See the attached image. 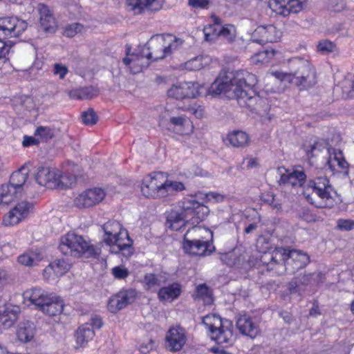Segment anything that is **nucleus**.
<instances>
[{
	"mask_svg": "<svg viewBox=\"0 0 354 354\" xmlns=\"http://www.w3.org/2000/svg\"><path fill=\"white\" fill-rule=\"evenodd\" d=\"M257 83L256 75L246 71H222L209 86L208 93L217 95L232 91L240 106L252 108L257 100L253 90Z\"/></svg>",
	"mask_w": 354,
	"mask_h": 354,
	"instance_id": "1",
	"label": "nucleus"
},
{
	"mask_svg": "<svg viewBox=\"0 0 354 354\" xmlns=\"http://www.w3.org/2000/svg\"><path fill=\"white\" fill-rule=\"evenodd\" d=\"M289 68V73L275 71L272 74L280 81L294 85L299 91L308 90L317 84L316 71L307 59L292 58L290 60Z\"/></svg>",
	"mask_w": 354,
	"mask_h": 354,
	"instance_id": "2",
	"label": "nucleus"
},
{
	"mask_svg": "<svg viewBox=\"0 0 354 354\" xmlns=\"http://www.w3.org/2000/svg\"><path fill=\"white\" fill-rule=\"evenodd\" d=\"M165 43V35H153L143 47L142 51L138 53L129 55L130 48H127V57L123 59V63L126 66L133 65L132 68L138 66L134 70V73H138L143 66L142 59L147 58L148 60L156 61L166 57L164 52Z\"/></svg>",
	"mask_w": 354,
	"mask_h": 354,
	"instance_id": "3",
	"label": "nucleus"
},
{
	"mask_svg": "<svg viewBox=\"0 0 354 354\" xmlns=\"http://www.w3.org/2000/svg\"><path fill=\"white\" fill-rule=\"evenodd\" d=\"M333 193L336 194L326 176L310 180L304 195L308 202L316 207L331 208L334 206Z\"/></svg>",
	"mask_w": 354,
	"mask_h": 354,
	"instance_id": "4",
	"label": "nucleus"
},
{
	"mask_svg": "<svg viewBox=\"0 0 354 354\" xmlns=\"http://www.w3.org/2000/svg\"><path fill=\"white\" fill-rule=\"evenodd\" d=\"M180 213L171 212L167 217V224L173 230H180L185 224V220L196 218L203 221L209 212V208L194 199H185L181 202Z\"/></svg>",
	"mask_w": 354,
	"mask_h": 354,
	"instance_id": "5",
	"label": "nucleus"
},
{
	"mask_svg": "<svg viewBox=\"0 0 354 354\" xmlns=\"http://www.w3.org/2000/svg\"><path fill=\"white\" fill-rule=\"evenodd\" d=\"M104 231L103 241L107 245L111 246L113 252H123L124 255L131 254V247L133 241L130 239L127 230H122L121 225L116 221H109L102 227Z\"/></svg>",
	"mask_w": 354,
	"mask_h": 354,
	"instance_id": "6",
	"label": "nucleus"
},
{
	"mask_svg": "<svg viewBox=\"0 0 354 354\" xmlns=\"http://www.w3.org/2000/svg\"><path fill=\"white\" fill-rule=\"evenodd\" d=\"M59 250L64 255L76 258L96 257L98 252L93 245L87 243L82 236L68 232L62 237Z\"/></svg>",
	"mask_w": 354,
	"mask_h": 354,
	"instance_id": "7",
	"label": "nucleus"
},
{
	"mask_svg": "<svg viewBox=\"0 0 354 354\" xmlns=\"http://www.w3.org/2000/svg\"><path fill=\"white\" fill-rule=\"evenodd\" d=\"M24 296L39 310L49 316H56L64 309V301L59 297L48 295L41 288H35L27 290Z\"/></svg>",
	"mask_w": 354,
	"mask_h": 354,
	"instance_id": "8",
	"label": "nucleus"
},
{
	"mask_svg": "<svg viewBox=\"0 0 354 354\" xmlns=\"http://www.w3.org/2000/svg\"><path fill=\"white\" fill-rule=\"evenodd\" d=\"M203 323L209 330L211 338L218 344H232L234 338L231 321L223 319L216 315H207L203 318Z\"/></svg>",
	"mask_w": 354,
	"mask_h": 354,
	"instance_id": "9",
	"label": "nucleus"
},
{
	"mask_svg": "<svg viewBox=\"0 0 354 354\" xmlns=\"http://www.w3.org/2000/svg\"><path fill=\"white\" fill-rule=\"evenodd\" d=\"M203 232L212 237V232L211 231L199 227H193L187 232L183 239V249L186 253L191 255L203 257L210 255L215 250L212 243L208 240H204L203 237L201 239H190L194 236L201 235Z\"/></svg>",
	"mask_w": 354,
	"mask_h": 354,
	"instance_id": "10",
	"label": "nucleus"
},
{
	"mask_svg": "<svg viewBox=\"0 0 354 354\" xmlns=\"http://www.w3.org/2000/svg\"><path fill=\"white\" fill-rule=\"evenodd\" d=\"M21 170L13 172L9 183L0 186V205H8L21 196V188L27 179Z\"/></svg>",
	"mask_w": 354,
	"mask_h": 354,
	"instance_id": "11",
	"label": "nucleus"
},
{
	"mask_svg": "<svg viewBox=\"0 0 354 354\" xmlns=\"http://www.w3.org/2000/svg\"><path fill=\"white\" fill-rule=\"evenodd\" d=\"M283 260L281 261L284 273L295 274L305 268L310 262L307 253L299 250L282 248Z\"/></svg>",
	"mask_w": 354,
	"mask_h": 354,
	"instance_id": "12",
	"label": "nucleus"
},
{
	"mask_svg": "<svg viewBox=\"0 0 354 354\" xmlns=\"http://www.w3.org/2000/svg\"><path fill=\"white\" fill-rule=\"evenodd\" d=\"M164 178L165 175L162 172L154 173L146 177L141 185L142 195L146 198H162Z\"/></svg>",
	"mask_w": 354,
	"mask_h": 354,
	"instance_id": "13",
	"label": "nucleus"
},
{
	"mask_svg": "<svg viewBox=\"0 0 354 354\" xmlns=\"http://www.w3.org/2000/svg\"><path fill=\"white\" fill-rule=\"evenodd\" d=\"M203 33L205 40L209 42H214L221 37L227 43L232 44L236 37V28L232 24H225L222 27L205 26L203 28Z\"/></svg>",
	"mask_w": 354,
	"mask_h": 354,
	"instance_id": "14",
	"label": "nucleus"
},
{
	"mask_svg": "<svg viewBox=\"0 0 354 354\" xmlns=\"http://www.w3.org/2000/svg\"><path fill=\"white\" fill-rule=\"evenodd\" d=\"M186 341L185 330L183 327H171L165 336V348L171 352H176L183 348Z\"/></svg>",
	"mask_w": 354,
	"mask_h": 354,
	"instance_id": "15",
	"label": "nucleus"
},
{
	"mask_svg": "<svg viewBox=\"0 0 354 354\" xmlns=\"http://www.w3.org/2000/svg\"><path fill=\"white\" fill-rule=\"evenodd\" d=\"M104 196L105 192L102 189L95 187L83 192L75 198L74 203L79 208H87L100 203Z\"/></svg>",
	"mask_w": 354,
	"mask_h": 354,
	"instance_id": "16",
	"label": "nucleus"
},
{
	"mask_svg": "<svg viewBox=\"0 0 354 354\" xmlns=\"http://www.w3.org/2000/svg\"><path fill=\"white\" fill-rule=\"evenodd\" d=\"M282 248H277L272 252H264L260 257V263L266 267L268 271H274L277 274H284L282 266Z\"/></svg>",
	"mask_w": 354,
	"mask_h": 354,
	"instance_id": "17",
	"label": "nucleus"
},
{
	"mask_svg": "<svg viewBox=\"0 0 354 354\" xmlns=\"http://www.w3.org/2000/svg\"><path fill=\"white\" fill-rule=\"evenodd\" d=\"M27 26L25 21L16 17L0 19V31L7 37H19L27 28Z\"/></svg>",
	"mask_w": 354,
	"mask_h": 354,
	"instance_id": "18",
	"label": "nucleus"
},
{
	"mask_svg": "<svg viewBox=\"0 0 354 354\" xmlns=\"http://www.w3.org/2000/svg\"><path fill=\"white\" fill-rule=\"evenodd\" d=\"M270 6L277 14L288 16L302 10L304 3L301 0H270Z\"/></svg>",
	"mask_w": 354,
	"mask_h": 354,
	"instance_id": "19",
	"label": "nucleus"
},
{
	"mask_svg": "<svg viewBox=\"0 0 354 354\" xmlns=\"http://www.w3.org/2000/svg\"><path fill=\"white\" fill-rule=\"evenodd\" d=\"M136 297V291L133 289L120 291L109 299L108 309L111 313H115L131 304Z\"/></svg>",
	"mask_w": 354,
	"mask_h": 354,
	"instance_id": "20",
	"label": "nucleus"
},
{
	"mask_svg": "<svg viewBox=\"0 0 354 354\" xmlns=\"http://www.w3.org/2000/svg\"><path fill=\"white\" fill-rule=\"evenodd\" d=\"M33 205L26 201L18 203L12 209L8 215L4 216L3 223L5 225H14L28 216Z\"/></svg>",
	"mask_w": 354,
	"mask_h": 354,
	"instance_id": "21",
	"label": "nucleus"
},
{
	"mask_svg": "<svg viewBox=\"0 0 354 354\" xmlns=\"http://www.w3.org/2000/svg\"><path fill=\"white\" fill-rule=\"evenodd\" d=\"M197 94L198 91L196 84L192 82H180L174 84L167 91L168 96L176 100L195 98Z\"/></svg>",
	"mask_w": 354,
	"mask_h": 354,
	"instance_id": "22",
	"label": "nucleus"
},
{
	"mask_svg": "<svg viewBox=\"0 0 354 354\" xmlns=\"http://www.w3.org/2000/svg\"><path fill=\"white\" fill-rule=\"evenodd\" d=\"M37 11L39 14L41 29L46 32H55L57 29V22L50 8L44 3H39Z\"/></svg>",
	"mask_w": 354,
	"mask_h": 354,
	"instance_id": "23",
	"label": "nucleus"
},
{
	"mask_svg": "<svg viewBox=\"0 0 354 354\" xmlns=\"http://www.w3.org/2000/svg\"><path fill=\"white\" fill-rule=\"evenodd\" d=\"M337 97L342 99L354 97V74L348 73L343 80L334 87Z\"/></svg>",
	"mask_w": 354,
	"mask_h": 354,
	"instance_id": "24",
	"label": "nucleus"
},
{
	"mask_svg": "<svg viewBox=\"0 0 354 354\" xmlns=\"http://www.w3.org/2000/svg\"><path fill=\"white\" fill-rule=\"evenodd\" d=\"M236 326L241 334L251 338L256 337L259 332L257 324L252 321L250 316L246 315L238 317Z\"/></svg>",
	"mask_w": 354,
	"mask_h": 354,
	"instance_id": "25",
	"label": "nucleus"
},
{
	"mask_svg": "<svg viewBox=\"0 0 354 354\" xmlns=\"http://www.w3.org/2000/svg\"><path fill=\"white\" fill-rule=\"evenodd\" d=\"M57 173V169L42 167L38 169L35 175V180L41 186L52 187L56 186Z\"/></svg>",
	"mask_w": 354,
	"mask_h": 354,
	"instance_id": "26",
	"label": "nucleus"
},
{
	"mask_svg": "<svg viewBox=\"0 0 354 354\" xmlns=\"http://www.w3.org/2000/svg\"><path fill=\"white\" fill-rule=\"evenodd\" d=\"M168 281L169 274L165 272L147 273L145 275L143 283L146 290L156 291L158 287L167 283Z\"/></svg>",
	"mask_w": 354,
	"mask_h": 354,
	"instance_id": "27",
	"label": "nucleus"
},
{
	"mask_svg": "<svg viewBox=\"0 0 354 354\" xmlns=\"http://www.w3.org/2000/svg\"><path fill=\"white\" fill-rule=\"evenodd\" d=\"M128 6L136 13L145 10L158 11L162 7V0H129Z\"/></svg>",
	"mask_w": 354,
	"mask_h": 354,
	"instance_id": "28",
	"label": "nucleus"
},
{
	"mask_svg": "<svg viewBox=\"0 0 354 354\" xmlns=\"http://www.w3.org/2000/svg\"><path fill=\"white\" fill-rule=\"evenodd\" d=\"M306 178V175L302 170H294L291 172L286 170L285 174L281 175L279 183L280 184H288L292 186H301L305 182Z\"/></svg>",
	"mask_w": 354,
	"mask_h": 354,
	"instance_id": "29",
	"label": "nucleus"
},
{
	"mask_svg": "<svg viewBox=\"0 0 354 354\" xmlns=\"http://www.w3.org/2000/svg\"><path fill=\"white\" fill-rule=\"evenodd\" d=\"M274 31L275 27L273 26L258 27L252 34V41L260 44L272 42L274 38L272 33Z\"/></svg>",
	"mask_w": 354,
	"mask_h": 354,
	"instance_id": "30",
	"label": "nucleus"
},
{
	"mask_svg": "<svg viewBox=\"0 0 354 354\" xmlns=\"http://www.w3.org/2000/svg\"><path fill=\"white\" fill-rule=\"evenodd\" d=\"M181 286L178 283H173L168 286H164L159 289L158 297L160 301L176 299L181 294Z\"/></svg>",
	"mask_w": 354,
	"mask_h": 354,
	"instance_id": "31",
	"label": "nucleus"
},
{
	"mask_svg": "<svg viewBox=\"0 0 354 354\" xmlns=\"http://www.w3.org/2000/svg\"><path fill=\"white\" fill-rule=\"evenodd\" d=\"M18 339L24 343L29 342L35 336V326L33 323L27 321L21 323L17 331Z\"/></svg>",
	"mask_w": 354,
	"mask_h": 354,
	"instance_id": "32",
	"label": "nucleus"
},
{
	"mask_svg": "<svg viewBox=\"0 0 354 354\" xmlns=\"http://www.w3.org/2000/svg\"><path fill=\"white\" fill-rule=\"evenodd\" d=\"M95 336V332L91 324L85 323L80 326L76 332V340L77 344L84 346L87 342Z\"/></svg>",
	"mask_w": 354,
	"mask_h": 354,
	"instance_id": "33",
	"label": "nucleus"
},
{
	"mask_svg": "<svg viewBox=\"0 0 354 354\" xmlns=\"http://www.w3.org/2000/svg\"><path fill=\"white\" fill-rule=\"evenodd\" d=\"M330 149L331 148L326 140H319L315 141L314 143L310 146V149L306 148L305 150L308 158H313L318 156L319 153L328 155L330 153Z\"/></svg>",
	"mask_w": 354,
	"mask_h": 354,
	"instance_id": "34",
	"label": "nucleus"
},
{
	"mask_svg": "<svg viewBox=\"0 0 354 354\" xmlns=\"http://www.w3.org/2000/svg\"><path fill=\"white\" fill-rule=\"evenodd\" d=\"M227 140L234 147H243L249 142L248 135L242 131H234L229 133Z\"/></svg>",
	"mask_w": 354,
	"mask_h": 354,
	"instance_id": "35",
	"label": "nucleus"
},
{
	"mask_svg": "<svg viewBox=\"0 0 354 354\" xmlns=\"http://www.w3.org/2000/svg\"><path fill=\"white\" fill-rule=\"evenodd\" d=\"M71 98L75 100H88L96 95V90L92 87H83L68 92Z\"/></svg>",
	"mask_w": 354,
	"mask_h": 354,
	"instance_id": "36",
	"label": "nucleus"
},
{
	"mask_svg": "<svg viewBox=\"0 0 354 354\" xmlns=\"http://www.w3.org/2000/svg\"><path fill=\"white\" fill-rule=\"evenodd\" d=\"M163 184L164 185L162 189H164L165 192L162 193V198L169 195H172L176 192L183 191L185 188L183 183L169 180L167 179L166 176L163 180Z\"/></svg>",
	"mask_w": 354,
	"mask_h": 354,
	"instance_id": "37",
	"label": "nucleus"
},
{
	"mask_svg": "<svg viewBox=\"0 0 354 354\" xmlns=\"http://www.w3.org/2000/svg\"><path fill=\"white\" fill-rule=\"evenodd\" d=\"M71 265V263L66 259H57L51 262L48 268L53 270L57 275H62L70 269Z\"/></svg>",
	"mask_w": 354,
	"mask_h": 354,
	"instance_id": "38",
	"label": "nucleus"
},
{
	"mask_svg": "<svg viewBox=\"0 0 354 354\" xmlns=\"http://www.w3.org/2000/svg\"><path fill=\"white\" fill-rule=\"evenodd\" d=\"M40 260L39 254L32 252L23 254L18 257V262L26 266H33L37 264Z\"/></svg>",
	"mask_w": 354,
	"mask_h": 354,
	"instance_id": "39",
	"label": "nucleus"
},
{
	"mask_svg": "<svg viewBox=\"0 0 354 354\" xmlns=\"http://www.w3.org/2000/svg\"><path fill=\"white\" fill-rule=\"evenodd\" d=\"M15 277L12 270L8 268L0 267V288L12 284Z\"/></svg>",
	"mask_w": 354,
	"mask_h": 354,
	"instance_id": "40",
	"label": "nucleus"
},
{
	"mask_svg": "<svg viewBox=\"0 0 354 354\" xmlns=\"http://www.w3.org/2000/svg\"><path fill=\"white\" fill-rule=\"evenodd\" d=\"M56 186L62 188L71 187L75 183V178L73 175L62 174L58 170Z\"/></svg>",
	"mask_w": 354,
	"mask_h": 354,
	"instance_id": "41",
	"label": "nucleus"
},
{
	"mask_svg": "<svg viewBox=\"0 0 354 354\" xmlns=\"http://www.w3.org/2000/svg\"><path fill=\"white\" fill-rule=\"evenodd\" d=\"M167 37L169 41L167 44L165 43L164 52L166 53V57L170 55L172 50L178 49L183 43L182 39L174 38L171 35H167Z\"/></svg>",
	"mask_w": 354,
	"mask_h": 354,
	"instance_id": "42",
	"label": "nucleus"
},
{
	"mask_svg": "<svg viewBox=\"0 0 354 354\" xmlns=\"http://www.w3.org/2000/svg\"><path fill=\"white\" fill-rule=\"evenodd\" d=\"M274 49H266L257 53L253 59L256 62L267 63L274 57Z\"/></svg>",
	"mask_w": 354,
	"mask_h": 354,
	"instance_id": "43",
	"label": "nucleus"
},
{
	"mask_svg": "<svg viewBox=\"0 0 354 354\" xmlns=\"http://www.w3.org/2000/svg\"><path fill=\"white\" fill-rule=\"evenodd\" d=\"M196 298L207 302L212 300V291L205 284H200L196 288Z\"/></svg>",
	"mask_w": 354,
	"mask_h": 354,
	"instance_id": "44",
	"label": "nucleus"
},
{
	"mask_svg": "<svg viewBox=\"0 0 354 354\" xmlns=\"http://www.w3.org/2000/svg\"><path fill=\"white\" fill-rule=\"evenodd\" d=\"M83 26L79 23L68 24L64 27L63 35L67 37H73L80 32Z\"/></svg>",
	"mask_w": 354,
	"mask_h": 354,
	"instance_id": "45",
	"label": "nucleus"
},
{
	"mask_svg": "<svg viewBox=\"0 0 354 354\" xmlns=\"http://www.w3.org/2000/svg\"><path fill=\"white\" fill-rule=\"evenodd\" d=\"M82 118L83 122L86 125L95 124L98 120L97 115L92 108L84 111L82 114Z\"/></svg>",
	"mask_w": 354,
	"mask_h": 354,
	"instance_id": "46",
	"label": "nucleus"
},
{
	"mask_svg": "<svg viewBox=\"0 0 354 354\" xmlns=\"http://www.w3.org/2000/svg\"><path fill=\"white\" fill-rule=\"evenodd\" d=\"M317 49L318 51L327 54L335 51L336 45L330 40L323 39L318 43Z\"/></svg>",
	"mask_w": 354,
	"mask_h": 354,
	"instance_id": "47",
	"label": "nucleus"
},
{
	"mask_svg": "<svg viewBox=\"0 0 354 354\" xmlns=\"http://www.w3.org/2000/svg\"><path fill=\"white\" fill-rule=\"evenodd\" d=\"M35 135L39 136L43 140L47 141L54 136V132L50 127L41 126L36 129Z\"/></svg>",
	"mask_w": 354,
	"mask_h": 354,
	"instance_id": "48",
	"label": "nucleus"
},
{
	"mask_svg": "<svg viewBox=\"0 0 354 354\" xmlns=\"http://www.w3.org/2000/svg\"><path fill=\"white\" fill-rule=\"evenodd\" d=\"M68 72V68L61 63H55L53 66V73L55 75H58L60 80L64 79Z\"/></svg>",
	"mask_w": 354,
	"mask_h": 354,
	"instance_id": "49",
	"label": "nucleus"
},
{
	"mask_svg": "<svg viewBox=\"0 0 354 354\" xmlns=\"http://www.w3.org/2000/svg\"><path fill=\"white\" fill-rule=\"evenodd\" d=\"M17 314L15 312L13 314L1 315H0V322L8 328L11 326L17 320Z\"/></svg>",
	"mask_w": 354,
	"mask_h": 354,
	"instance_id": "50",
	"label": "nucleus"
},
{
	"mask_svg": "<svg viewBox=\"0 0 354 354\" xmlns=\"http://www.w3.org/2000/svg\"><path fill=\"white\" fill-rule=\"evenodd\" d=\"M315 273H304L300 274L299 277H296L298 281L299 285H302L304 286H308L311 284L315 280L314 276Z\"/></svg>",
	"mask_w": 354,
	"mask_h": 354,
	"instance_id": "51",
	"label": "nucleus"
},
{
	"mask_svg": "<svg viewBox=\"0 0 354 354\" xmlns=\"http://www.w3.org/2000/svg\"><path fill=\"white\" fill-rule=\"evenodd\" d=\"M112 273L113 276L118 279H124L127 278L129 274V270L121 266H116L112 269Z\"/></svg>",
	"mask_w": 354,
	"mask_h": 354,
	"instance_id": "52",
	"label": "nucleus"
},
{
	"mask_svg": "<svg viewBox=\"0 0 354 354\" xmlns=\"http://www.w3.org/2000/svg\"><path fill=\"white\" fill-rule=\"evenodd\" d=\"M337 227L340 230L349 231L354 229V221L349 219H339Z\"/></svg>",
	"mask_w": 354,
	"mask_h": 354,
	"instance_id": "53",
	"label": "nucleus"
},
{
	"mask_svg": "<svg viewBox=\"0 0 354 354\" xmlns=\"http://www.w3.org/2000/svg\"><path fill=\"white\" fill-rule=\"evenodd\" d=\"M169 122L176 127H183L187 122V120L184 115H180L177 117H171L169 119Z\"/></svg>",
	"mask_w": 354,
	"mask_h": 354,
	"instance_id": "54",
	"label": "nucleus"
},
{
	"mask_svg": "<svg viewBox=\"0 0 354 354\" xmlns=\"http://www.w3.org/2000/svg\"><path fill=\"white\" fill-rule=\"evenodd\" d=\"M205 197L209 202H221L225 198V196L213 192L206 194Z\"/></svg>",
	"mask_w": 354,
	"mask_h": 354,
	"instance_id": "55",
	"label": "nucleus"
},
{
	"mask_svg": "<svg viewBox=\"0 0 354 354\" xmlns=\"http://www.w3.org/2000/svg\"><path fill=\"white\" fill-rule=\"evenodd\" d=\"M209 3V0H189L188 4L196 8H205Z\"/></svg>",
	"mask_w": 354,
	"mask_h": 354,
	"instance_id": "56",
	"label": "nucleus"
},
{
	"mask_svg": "<svg viewBox=\"0 0 354 354\" xmlns=\"http://www.w3.org/2000/svg\"><path fill=\"white\" fill-rule=\"evenodd\" d=\"M91 324V327L93 328V330L95 329H100L103 323L102 321V319L98 315H94L91 318L90 322H88Z\"/></svg>",
	"mask_w": 354,
	"mask_h": 354,
	"instance_id": "57",
	"label": "nucleus"
},
{
	"mask_svg": "<svg viewBox=\"0 0 354 354\" xmlns=\"http://www.w3.org/2000/svg\"><path fill=\"white\" fill-rule=\"evenodd\" d=\"M155 346V342L153 339H149L147 343H143L140 346L141 353L147 354L153 349Z\"/></svg>",
	"mask_w": 354,
	"mask_h": 354,
	"instance_id": "58",
	"label": "nucleus"
},
{
	"mask_svg": "<svg viewBox=\"0 0 354 354\" xmlns=\"http://www.w3.org/2000/svg\"><path fill=\"white\" fill-rule=\"evenodd\" d=\"M299 283L297 280L296 277L288 283V289L290 294L299 292Z\"/></svg>",
	"mask_w": 354,
	"mask_h": 354,
	"instance_id": "59",
	"label": "nucleus"
},
{
	"mask_svg": "<svg viewBox=\"0 0 354 354\" xmlns=\"http://www.w3.org/2000/svg\"><path fill=\"white\" fill-rule=\"evenodd\" d=\"M24 147H30L31 145H37L39 144V140L34 137L25 136L23 140Z\"/></svg>",
	"mask_w": 354,
	"mask_h": 354,
	"instance_id": "60",
	"label": "nucleus"
},
{
	"mask_svg": "<svg viewBox=\"0 0 354 354\" xmlns=\"http://www.w3.org/2000/svg\"><path fill=\"white\" fill-rule=\"evenodd\" d=\"M10 48V46H8L5 41L0 39V59L6 57L9 53Z\"/></svg>",
	"mask_w": 354,
	"mask_h": 354,
	"instance_id": "61",
	"label": "nucleus"
},
{
	"mask_svg": "<svg viewBox=\"0 0 354 354\" xmlns=\"http://www.w3.org/2000/svg\"><path fill=\"white\" fill-rule=\"evenodd\" d=\"M15 312H16L17 317L18 313H19V308L18 306H9L6 308L3 315L13 314Z\"/></svg>",
	"mask_w": 354,
	"mask_h": 354,
	"instance_id": "62",
	"label": "nucleus"
},
{
	"mask_svg": "<svg viewBox=\"0 0 354 354\" xmlns=\"http://www.w3.org/2000/svg\"><path fill=\"white\" fill-rule=\"evenodd\" d=\"M335 160L337 162V165L342 168V169H346L348 168V162L343 158H341V157H338L335 156Z\"/></svg>",
	"mask_w": 354,
	"mask_h": 354,
	"instance_id": "63",
	"label": "nucleus"
},
{
	"mask_svg": "<svg viewBox=\"0 0 354 354\" xmlns=\"http://www.w3.org/2000/svg\"><path fill=\"white\" fill-rule=\"evenodd\" d=\"M268 196L270 198L267 200V201L269 203V204L274 209H280L281 204L275 202L274 196L272 194Z\"/></svg>",
	"mask_w": 354,
	"mask_h": 354,
	"instance_id": "64",
	"label": "nucleus"
}]
</instances>
